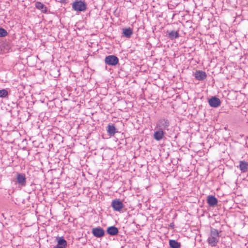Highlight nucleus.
I'll return each instance as SVG.
<instances>
[{
    "instance_id": "nucleus-6",
    "label": "nucleus",
    "mask_w": 248,
    "mask_h": 248,
    "mask_svg": "<svg viewBox=\"0 0 248 248\" xmlns=\"http://www.w3.org/2000/svg\"><path fill=\"white\" fill-rule=\"evenodd\" d=\"M111 206L114 211L121 212L124 207V205L120 200L115 199L111 202Z\"/></svg>"
},
{
    "instance_id": "nucleus-3",
    "label": "nucleus",
    "mask_w": 248,
    "mask_h": 248,
    "mask_svg": "<svg viewBox=\"0 0 248 248\" xmlns=\"http://www.w3.org/2000/svg\"><path fill=\"white\" fill-rule=\"evenodd\" d=\"M170 125L169 120L166 118H161L156 123V127L163 131L168 130Z\"/></svg>"
},
{
    "instance_id": "nucleus-4",
    "label": "nucleus",
    "mask_w": 248,
    "mask_h": 248,
    "mask_svg": "<svg viewBox=\"0 0 248 248\" xmlns=\"http://www.w3.org/2000/svg\"><path fill=\"white\" fill-rule=\"evenodd\" d=\"M73 9L78 12L84 11L86 10L87 5L82 0L76 1L72 4Z\"/></svg>"
},
{
    "instance_id": "nucleus-25",
    "label": "nucleus",
    "mask_w": 248,
    "mask_h": 248,
    "mask_svg": "<svg viewBox=\"0 0 248 248\" xmlns=\"http://www.w3.org/2000/svg\"><path fill=\"white\" fill-rule=\"evenodd\" d=\"M53 248H64L56 245Z\"/></svg>"
},
{
    "instance_id": "nucleus-10",
    "label": "nucleus",
    "mask_w": 248,
    "mask_h": 248,
    "mask_svg": "<svg viewBox=\"0 0 248 248\" xmlns=\"http://www.w3.org/2000/svg\"><path fill=\"white\" fill-rule=\"evenodd\" d=\"M207 202L211 207H215L217 204L218 200L215 196L209 195L207 197Z\"/></svg>"
},
{
    "instance_id": "nucleus-22",
    "label": "nucleus",
    "mask_w": 248,
    "mask_h": 248,
    "mask_svg": "<svg viewBox=\"0 0 248 248\" xmlns=\"http://www.w3.org/2000/svg\"><path fill=\"white\" fill-rule=\"evenodd\" d=\"M195 77L197 79H198L199 80H202V71H200V70L197 71L195 74Z\"/></svg>"
},
{
    "instance_id": "nucleus-2",
    "label": "nucleus",
    "mask_w": 248,
    "mask_h": 248,
    "mask_svg": "<svg viewBox=\"0 0 248 248\" xmlns=\"http://www.w3.org/2000/svg\"><path fill=\"white\" fill-rule=\"evenodd\" d=\"M15 182L16 184H17L19 188H22L25 187L27 185V178L25 174L17 172Z\"/></svg>"
},
{
    "instance_id": "nucleus-27",
    "label": "nucleus",
    "mask_w": 248,
    "mask_h": 248,
    "mask_svg": "<svg viewBox=\"0 0 248 248\" xmlns=\"http://www.w3.org/2000/svg\"><path fill=\"white\" fill-rule=\"evenodd\" d=\"M170 226L171 227H172V228H173V226H174V224H173V223H171V224H170Z\"/></svg>"
},
{
    "instance_id": "nucleus-20",
    "label": "nucleus",
    "mask_w": 248,
    "mask_h": 248,
    "mask_svg": "<svg viewBox=\"0 0 248 248\" xmlns=\"http://www.w3.org/2000/svg\"><path fill=\"white\" fill-rule=\"evenodd\" d=\"M8 35V32L7 31L1 28L0 27V37H4Z\"/></svg>"
},
{
    "instance_id": "nucleus-26",
    "label": "nucleus",
    "mask_w": 248,
    "mask_h": 248,
    "mask_svg": "<svg viewBox=\"0 0 248 248\" xmlns=\"http://www.w3.org/2000/svg\"><path fill=\"white\" fill-rule=\"evenodd\" d=\"M61 2L63 3L65 2V0H60Z\"/></svg>"
},
{
    "instance_id": "nucleus-16",
    "label": "nucleus",
    "mask_w": 248,
    "mask_h": 248,
    "mask_svg": "<svg viewBox=\"0 0 248 248\" xmlns=\"http://www.w3.org/2000/svg\"><path fill=\"white\" fill-rule=\"evenodd\" d=\"M239 169L242 172H246L248 170V162L245 161H240Z\"/></svg>"
},
{
    "instance_id": "nucleus-14",
    "label": "nucleus",
    "mask_w": 248,
    "mask_h": 248,
    "mask_svg": "<svg viewBox=\"0 0 248 248\" xmlns=\"http://www.w3.org/2000/svg\"><path fill=\"white\" fill-rule=\"evenodd\" d=\"M119 231L117 227L112 226L107 228V232L111 236H114L118 233Z\"/></svg>"
},
{
    "instance_id": "nucleus-17",
    "label": "nucleus",
    "mask_w": 248,
    "mask_h": 248,
    "mask_svg": "<svg viewBox=\"0 0 248 248\" xmlns=\"http://www.w3.org/2000/svg\"><path fill=\"white\" fill-rule=\"evenodd\" d=\"M133 33V30L130 28H125L123 30V34L126 38H130Z\"/></svg>"
},
{
    "instance_id": "nucleus-12",
    "label": "nucleus",
    "mask_w": 248,
    "mask_h": 248,
    "mask_svg": "<svg viewBox=\"0 0 248 248\" xmlns=\"http://www.w3.org/2000/svg\"><path fill=\"white\" fill-rule=\"evenodd\" d=\"M56 240L57 242V246L66 248L67 246V241L64 239L63 237L58 236L56 238Z\"/></svg>"
},
{
    "instance_id": "nucleus-18",
    "label": "nucleus",
    "mask_w": 248,
    "mask_h": 248,
    "mask_svg": "<svg viewBox=\"0 0 248 248\" xmlns=\"http://www.w3.org/2000/svg\"><path fill=\"white\" fill-rule=\"evenodd\" d=\"M169 245L171 248H180L181 247L180 243L174 240H170Z\"/></svg>"
},
{
    "instance_id": "nucleus-24",
    "label": "nucleus",
    "mask_w": 248,
    "mask_h": 248,
    "mask_svg": "<svg viewBox=\"0 0 248 248\" xmlns=\"http://www.w3.org/2000/svg\"><path fill=\"white\" fill-rule=\"evenodd\" d=\"M206 78V74L205 72L202 71V80Z\"/></svg>"
},
{
    "instance_id": "nucleus-9",
    "label": "nucleus",
    "mask_w": 248,
    "mask_h": 248,
    "mask_svg": "<svg viewBox=\"0 0 248 248\" xmlns=\"http://www.w3.org/2000/svg\"><path fill=\"white\" fill-rule=\"evenodd\" d=\"M165 134L166 132L164 131L158 129L154 132L153 137L155 140L160 141L164 138Z\"/></svg>"
},
{
    "instance_id": "nucleus-7",
    "label": "nucleus",
    "mask_w": 248,
    "mask_h": 248,
    "mask_svg": "<svg viewBox=\"0 0 248 248\" xmlns=\"http://www.w3.org/2000/svg\"><path fill=\"white\" fill-rule=\"evenodd\" d=\"M208 103L211 107L215 108L218 107L221 104L220 99L216 96H213L210 99H209Z\"/></svg>"
},
{
    "instance_id": "nucleus-15",
    "label": "nucleus",
    "mask_w": 248,
    "mask_h": 248,
    "mask_svg": "<svg viewBox=\"0 0 248 248\" xmlns=\"http://www.w3.org/2000/svg\"><path fill=\"white\" fill-rule=\"evenodd\" d=\"M168 36V37L171 40H173L176 38H177L179 37V34L178 31H167Z\"/></svg>"
},
{
    "instance_id": "nucleus-8",
    "label": "nucleus",
    "mask_w": 248,
    "mask_h": 248,
    "mask_svg": "<svg viewBox=\"0 0 248 248\" xmlns=\"http://www.w3.org/2000/svg\"><path fill=\"white\" fill-rule=\"evenodd\" d=\"M92 233L95 237L100 238L104 236L105 232L102 228L98 227L93 229Z\"/></svg>"
},
{
    "instance_id": "nucleus-1",
    "label": "nucleus",
    "mask_w": 248,
    "mask_h": 248,
    "mask_svg": "<svg viewBox=\"0 0 248 248\" xmlns=\"http://www.w3.org/2000/svg\"><path fill=\"white\" fill-rule=\"evenodd\" d=\"M219 232L216 229L212 228L210 232V235L207 239V242L211 247H215L218 242L219 238Z\"/></svg>"
},
{
    "instance_id": "nucleus-13",
    "label": "nucleus",
    "mask_w": 248,
    "mask_h": 248,
    "mask_svg": "<svg viewBox=\"0 0 248 248\" xmlns=\"http://www.w3.org/2000/svg\"><path fill=\"white\" fill-rule=\"evenodd\" d=\"M35 7L40 10L43 13H46L47 12V7L42 2L40 1H37L35 3Z\"/></svg>"
},
{
    "instance_id": "nucleus-5",
    "label": "nucleus",
    "mask_w": 248,
    "mask_h": 248,
    "mask_svg": "<svg viewBox=\"0 0 248 248\" xmlns=\"http://www.w3.org/2000/svg\"><path fill=\"white\" fill-rule=\"evenodd\" d=\"M105 62L108 65L115 66L119 63V59L115 55H108L106 57Z\"/></svg>"
},
{
    "instance_id": "nucleus-23",
    "label": "nucleus",
    "mask_w": 248,
    "mask_h": 248,
    "mask_svg": "<svg viewBox=\"0 0 248 248\" xmlns=\"http://www.w3.org/2000/svg\"><path fill=\"white\" fill-rule=\"evenodd\" d=\"M201 234H199V235H197L195 238L196 241L200 242L201 241Z\"/></svg>"
},
{
    "instance_id": "nucleus-21",
    "label": "nucleus",
    "mask_w": 248,
    "mask_h": 248,
    "mask_svg": "<svg viewBox=\"0 0 248 248\" xmlns=\"http://www.w3.org/2000/svg\"><path fill=\"white\" fill-rule=\"evenodd\" d=\"M2 46L7 51H8L11 48V45L9 42H4L2 44Z\"/></svg>"
},
{
    "instance_id": "nucleus-11",
    "label": "nucleus",
    "mask_w": 248,
    "mask_h": 248,
    "mask_svg": "<svg viewBox=\"0 0 248 248\" xmlns=\"http://www.w3.org/2000/svg\"><path fill=\"white\" fill-rule=\"evenodd\" d=\"M107 131L110 137L113 136L116 133L118 132V131L114 124H108Z\"/></svg>"
},
{
    "instance_id": "nucleus-19",
    "label": "nucleus",
    "mask_w": 248,
    "mask_h": 248,
    "mask_svg": "<svg viewBox=\"0 0 248 248\" xmlns=\"http://www.w3.org/2000/svg\"><path fill=\"white\" fill-rule=\"evenodd\" d=\"M8 95V92L6 89L0 90V97L5 98Z\"/></svg>"
}]
</instances>
